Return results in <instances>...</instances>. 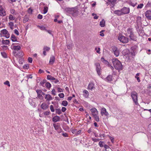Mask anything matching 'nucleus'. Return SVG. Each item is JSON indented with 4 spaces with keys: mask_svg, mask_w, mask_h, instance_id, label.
<instances>
[{
    "mask_svg": "<svg viewBox=\"0 0 151 151\" xmlns=\"http://www.w3.org/2000/svg\"><path fill=\"white\" fill-rule=\"evenodd\" d=\"M104 144V142H103L100 141L99 143V145L101 147H103Z\"/></svg>",
    "mask_w": 151,
    "mask_h": 151,
    "instance_id": "obj_37",
    "label": "nucleus"
},
{
    "mask_svg": "<svg viewBox=\"0 0 151 151\" xmlns=\"http://www.w3.org/2000/svg\"><path fill=\"white\" fill-rule=\"evenodd\" d=\"M135 78H137L138 82H139L140 81V80L139 77H138L135 76Z\"/></svg>",
    "mask_w": 151,
    "mask_h": 151,
    "instance_id": "obj_60",
    "label": "nucleus"
},
{
    "mask_svg": "<svg viewBox=\"0 0 151 151\" xmlns=\"http://www.w3.org/2000/svg\"><path fill=\"white\" fill-rule=\"evenodd\" d=\"M2 49L4 50H6L7 49H8V47L7 46H5V45L2 46Z\"/></svg>",
    "mask_w": 151,
    "mask_h": 151,
    "instance_id": "obj_44",
    "label": "nucleus"
},
{
    "mask_svg": "<svg viewBox=\"0 0 151 151\" xmlns=\"http://www.w3.org/2000/svg\"><path fill=\"white\" fill-rule=\"evenodd\" d=\"M50 112L49 111H46L44 113V115H45V116H47V115H49V114H50Z\"/></svg>",
    "mask_w": 151,
    "mask_h": 151,
    "instance_id": "obj_39",
    "label": "nucleus"
},
{
    "mask_svg": "<svg viewBox=\"0 0 151 151\" xmlns=\"http://www.w3.org/2000/svg\"><path fill=\"white\" fill-rule=\"evenodd\" d=\"M106 81L108 82H110L112 81V76L111 75H109L106 78Z\"/></svg>",
    "mask_w": 151,
    "mask_h": 151,
    "instance_id": "obj_24",
    "label": "nucleus"
},
{
    "mask_svg": "<svg viewBox=\"0 0 151 151\" xmlns=\"http://www.w3.org/2000/svg\"><path fill=\"white\" fill-rule=\"evenodd\" d=\"M28 60L29 63H32V58H29L28 59Z\"/></svg>",
    "mask_w": 151,
    "mask_h": 151,
    "instance_id": "obj_55",
    "label": "nucleus"
},
{
    "mask_svg": "<svg viewBox=\"0 0 151 151\" xmlns=\"http://www.w3.org/2000/svg\"><path fill=\"white\" fill-rule=\"evenodd\" d=\"M114 13L118 16H121L123 14L121 9L115 11Z\"/></svg>",
    "mask_w": 151,
    "mask_h": 151,
    "instance_id": "obj_15",
    "label": "nucleus"
},
{
    "mask_svg": "<svg viewBox=\"0 0 151 151\" xmlns=\"http://www.w3.org/2000/svg\"><path fill=\"white\" fill-rule=\"evenodd\" d=\"M50 109L51 111L53 112L54 111V109L53 106L51 105L50 106Z\"/></svg>",
    "mask_w": 151,
    "mask_h": 151,
    "instance_id": "obj_50",
    "label": "nucleus"
},
{
    "mask_svg": "<svg viewBox=\"0 0 151 151\" xmlns=\"http://www.w3.org/2000/svg\"><path fill=\"white\" fill-rule=\"evenodd\" d=\"M1 42L3 44L8 45L9 43V41L8 40H3L1 41Z\"/></svg>",
    "mask_w": 151,
    "mask_h": 151,
    "instance_id": "obj_25",
    "label": "nucleus"
},
{
    "mask_svg": "<svg viewBox=\"0 0 151 151\" xmlns=\"http://www.w3.org/2000/svg\"><path fill=\"white\" fill-rule=\"evenodd\" d=\"M14 33L16 35H19V32L16 29L14 30Z\"/></svg>",
    "mask_w": 151,
    "mask_h": 151,
    "instance_id": "obj_42",
    "label": "nucleus"
},
{
    "mask_svg": "<svg viewBox=\"0 0 151 151\" xmlns=\"http://www.w3.org/2000/svg\"><path fill=\"white\" fill-rule=\"evenodd\" d=\"M11 40L12 42L17 41V38L13 34H12L11 35Z\"/></svg>",
    "mask_w": 151,
    "mask_h": 151,
    "instance_id": "obj_21",
    "label": "nucleus"
},
{
    "mask_svg": "<svg viewBox=\"0 0 151 151\" xmlns=\"http://www.w3.org/2000/svg\"><path fill=\"white\" fill-rule=\"evenodd\" d=\"M95 50H96V52L97 53H100V48L99 47L98 48H95Z\"/></svg>",
    "mask_w": 151,
    "mask_h": 151,
    "instance_id": "obj_41",
    "label": "nucleus"
},
{
    "mask_svg": "<svg viewBox=\"0 0 151 151\" xmlns=\"http://www.w3.org/2000/svg\"><path fill=\"white\" fill-rule=\"evenodd\" d=\"M48 11V7L47 6L45 7L43 10V13L44 14H46Z\"/></svg>",
    "mask_w": 151,
    "mask_h": 151,
    "instance_id": "obj_32",
    "label": "nucleus"
},
{
    "mask_svg": "<svg viewBox=\"0 0 151 151\" xmlns=\"http://www.w3.org/2000/svg\"><path fill=\"white\" fill-rule=\"evenodd\" d=\"M14 26V24L12 22H10V28L12 29H13V28L12 27H13Z\"/></svg>",
    "mask_w": 151,
    "mask_h": 151,
    "instance_id": "obj_53",
    "label": "nucleus"
},
{
    "mask_svg": "<svg viewBox=\"0 0 151 151\" xmlns=\"http://www.w3.org/2000/svg\"><path fill=\"white\" fill-rule=\"evenodd\" d=\"M45 86L47 88H50L51 86V84L50 83L47 82L46 83Z\"/></svg>",
    "mask_w": 151,
    "mask_h": 151,
    "instance_id": "obj_34",
    "label": "nucleus"
},
{
    "mask_svg": "<svg viewBox=\"0 0 151 151\" xmlns=\"http://www.w3.org/2000/svg\"><path fill=\"white\" fill-rule=\"evenodd\" d=\"M36 91L37 94V97L40 99H41L42 98H43V96L40 94V93L42 92V91L41 90H36Z\"/></svg>",
    "mask_w": 151,
    "mask_h": 151,
    "instance_id": "obj_17",
    "label": "nucleus"
},
{
    "mask_svg": "<svg viewBox=\"0 0 151 151\" xmlns=\"http://www.w3.org/2000/svg\"><path fill=\"white\" fill-rule=\"evenodd\" d=\"M94 87V84L93 83H90L88 86V88L90 90H92Z\"/></svg>",
    "mask_w": 151,
    "mask_h": 151,
    "instance_id": "obj_26",
    "label": "nucleus"
},
{
    "mask_svg": "<svg viewBox=\"0 0 151 151\" xmlns=\"http://www.w3.org/2000/svg\"><path fill=\"white\" fill-rule=\"evenodd\" d=\"M98 114V113L97 114V113H92V114L93 117L95 116L96 115H97Z\"/></svg>",
    "mask_w": 151,
    "mask_h": 151,
    "instance_id": "obj_62",
    "label": "nucleus"
},
{
    "mask_svg": "<svg viewBox=\"0 0 151 151\" xmlns=\"http://www.w3.org/2000/svg\"><path fill=\"white\" fill-rule=\"evenodd\" d=\"M53 126L55 129L58 133H61L62 131V130L60 127V124L58 123H54L53 124Z\"/></svg>",
    "mask_w": 151,
    "mask_h": 151,
    "instance_id": "obj_5",
    "label": "nucleus"
},
{
    "mask_svg": "<svg viewBox=\"0 0 151 151\" xmlns=\"http://www.w3.org/2000/svg\"><path fill=\"white\" fill-rule=\"evenodd\" d=\"M28 20V18L27 17H24L23 22L24 23H25L27 22Z\"/></svg>",
    "mask_w": 151,
    "mask_h": 151,
    "instance_id": "obj_35",
    "label": "nucleus"
},
{
    "mask_svg": "<svg viewBox=\"0 0 151 151\" xmlns=\"http://www.w3.org/2000/svg\"><path fill=\"white\" fill-rule=\"evenodd\" d=\"M58 92H63V90L62 88H58Z\"/></svg>",
    "mask_w": 151,
    "mask_h": 151,
    "instance_id": "obj_57",
    "label": "nucleus"
},
{
    "mask_svg": "<svg viewBox=\"0 0 151 151\" xmlns=\"http://www.w3.org/2000/svg\"><path fill=\"white\" fill-rule=\"evenodd\" d=\"M93 117L94 118L95 120L96 121L98 122L99 121V116H98V115H96Z\"/></svg>",
    "mask_w": 151,
    "mask_h": 151,
    "instance_id": "obj_36",
    "label": "nucleus"
},
{
    "mask_svg": "<svg viewBox=\"0 0 151 151\" xmlns=\"http://www.w3.org/2000/svg\"><path fill=\"white\" fill-rule=\"evenodd\" d=\"M73 134H76L77 130L76 129H72L71 130Z\"/></svg>",
    "mask_w": 151,
    "mask_h": 151,
    "instance_id": "obj_54",
    "label": "nucleus"
},
{
    "mask_svg": "<svg viewBox=\"0 0 151 151\" xmlns=\"http://www.w3.org/2000/svg\"><path fill=\"white\" fill-rule=\"evenodd\" d=\"M6 14V12L4 9L2 7L0 6V15L4 16Z\"/></svg>",
    "mask_w": 151,
    "mask_h": 151,
    "instance_id": "obj_14",
    "label": "nucleus"
},
{
    "mask_svg": "<svg viewBox=\"0 0 151 151\" xmlns=\"http://www.w3.org/2000/svg\"><path fill=\"white\" fill-rule=\"evenodd\" d=\"M114 54L115 55L116 57H117L119 56V50L117 49L116 48H115L113 50Z\"/></svg>",
    "mask_w": 151,
    "mask_h": 151,
    "instance_id": "obj_19",
    "label": "nucleus"
},
{
    "mask_svg": "<svg viewBox=\"0 0 151 151\" xmlns=\"http://www.w3.org/2000/svg\"><path fill=\"white\" fill-rule=\"evenodd\" d=\"M15 19V17L14 15H10V20H13Z\"/></svg>",
    "mask_w": 151,
    "mask_h": 151,
    "instance_id": "obj_48",
    "label": "nucleus"
},
{
    "mask_svg": "<svg viewBox=\"0 0 151 151\" xmlns=\"http://www.w3.org/2000/svg\"><path fill=\"white\" fill-rule=\"evenodd\" d=\"M15 12V11L14 9H12L11 10V13L13 14H14Z\"/></svg>",
    "mask_w": 151,
    "mask_h": 151,
    "instance_id": "obj_61",
    "label": "nucleus"
},
{
    "mask_svg": "<svg viewBox=\"0 0 151 151\" xmlns=\"http://www.w3.org/2000/svg\"><path fill=\"white\" fill-rule=\"evenodd\" d=\"M41 109L46 110L48 108V105L45 103H42L41 105Z\"/></svg>",
    "mask_w": 151,
    "mask_h": 151,
    "instance_id": "obj_13",
    "label": "nucleus"
},
{
    "mask_svg": "<svg viewBox=\"0 0 151 151\" xmlns=\"http://www.w3.org/2000/svg\"><path fill=\"white\" fill-rule=\"evenodd\" d=\"M131 94L134 102L135 104L137 105L138 103L137 101V92L135 91H133L131 92Z\"/></svg>",
    "mask_w": 151,
    "mask_h": 151,
    "instance_id": "obj_2",
    "label": "nucleus"
},
{
    "mask_svg": "<svg viewBox=\"0 0 151 151\" xmlns=\"http://www.w3.org/2000/svg\"><path fill=\"white\" fill-rule=\"evenodd\" d=\"M60 119V117L58 116H55L52 118V121L55 122H56L59 121Z\"/></svg>",
    "mask_w": 151,
    "mask_h": 151,
    "instance_id": "obj_23",
    "label": "nucleus"
},
{
    "mask_svg": "<svg viewBox=\"0 0 151 151\" xmlns=\"http://www.w3.org/2000/svg\"><path fill=\"white\" fill-rule=\"evenodd\" d=\"M118 39L119 41L123 43H127L128 42V38L122 35H119Z\"/></svg>",
    "mask_w": 151,
    "mask_h": 151,
    "instance_id": "obj_3",
    "label": "nucleus"
},
{
    "mask_svg": "<svg viewBox=\"0 0 151 151\" xmlns=\"http://www.w3.org/2000/svg\"><path fill=\"white\" fill-rule=\"evenodd\" d=\"M23 67L24 69H28L29 67V66L27 64L23 66Z\"/></svg>",
    "mask_w": 151,
    "mask_h": 151,
    "instance_id": "obj_51",
    "label": "nucleus"
},
{
    "mask_svg": "<svg viewBox=\"0 0 151 151\" xmlns=\"http://www.w3.org/2000/svg\"><path fill=\"white\" fill-rule=\"evenodd\" d=\"M123 14H126L129 12V9L126 7H124L121 9Z\"/></svg>",
    "mask_w": 151,
    "mask_h": 151,
    "instance_id": "obj_9",
    "label": "nucleus"
},
{
    "mask_svg": "<svg viewBox=\"0 0 151 151\" xmlns=\"http://www.w3.org/2000/svg\"><path fill=\"white\" fill-rule=\"evenodd\" d=\"M145 16L147 18L149 19H151V11L149 10L147 11L145 13Z\"/></svg>",
    "mask_w": 151,
    "mask_h": 151,
    "instance_id": "obj_12",
    "label": "nucleus"
},
{
    "mask_svg": "<svg viewBox=\"0 0 151 151\" xmlns=\"http://www.w3.org/2000/svg\"><path fill=\"white\" fill-rule=\"evenodd\" d=\"M62 104L64 106H66L67 105L68 103L66 101H63L62 102Z\"/></svg>",
    "mask_w": 151,
    "mask_h": 151,
    "instance_id": "obj_30",
    "label": "nucleus"
},
{
    "mask_svg": "<svg viewBox=\"0 0 151 151\" xmlns=\"http://www.w3.org/2000/svg\"><path fill=\"white\" fill-rule=\"evenodd\" d=\"M43 72H44V71L42 70L41 69H39V73H43Z\"/></svg>",
    "mask_w": 151,
    "mask_h": 151,
    "instance_id": "obj_64",
    "label": "nucleus"
},
{
    "mask_svg": "<svg viewBox=\"0 0 151 151\" xmlns=\"http://www.w3.org/2000/svg\"><path fill=\"white\" fill-rule=\"evenodd\" d=\"M50 49V48L49 47H47V46H45L44 47L43 50H45V51H48Z\"/></svg>",
    "mask_w": 151,
    "mask_h": 151,
    "instance_id": "obj_38",
    "label": "nucleus"
},
{
    "mask_svg": "<svg viewBox=\"0 0 151 151\" xmlns=\"http://www.w3.org/2000/svg\"><path fill=\"white\" fill-rule=\"evenodd\" d=\"M1 54L2 56L4 58H7V55L4 52H1Z\"/></svg>",
    "mask_w": 151,
    "mask_h": 151,
    "instance_id": "obj_31",
    "label": "nucleus"
},
{
    "mask_svg": "<svg viewBox=\"0 0 151 151\" xmlns=\"http://www.w3.org/2000/svg\"><path fill=\"white\" fill-rule=\"evenodd\" d=\"M101 115L103 116L104 115L106 116H108L109 115V114L107 111L106 109L104 107L102 108L101 109Z\"/></svg>",
    "mask_w": 151,
    "mask_h": 151,
    "instance_id": "obj_8",
    "label": "nucleus"
},
{
    "mask_svg": "<svg viewBox=\"0 0 151 151\" xmlns=\"http://www.w3.org/2000/svg\"><path fill=\"white\" fill-rule=\"evenodd\" d=\"M55 60V57L54 56H52L50 59L49 64L50 65H52L54 63Z\"/></svg>",
    "mask_w": 151,
    "mask_h": 151,
    "instance_id": "obj_16",
    "label": "nucleus"
},
{
    "mask_svg": "<svg viewBox=\"0 0 151 151\" xmlns=\"http://www.w3.org/2000/svg\"><path fill=\"white\" fill-rule=\"evenodd\" d=\"M4 84L7 85L8 86H9V82L8 81H6V82H4Z\"/></svg>",
    "mask_w": 151,
    "mask_h": 151,
    "instance_id": "obj_47",
    "label": "nucleus"
},
{
    "mask_svg": "<svg viewBox=\"0 0 151 151\" xmlns=\"http://www.w3.org/2000/svg\"><path fill=\"white\" fill-rule=\"evenodd\" d=\"M60 98H62L64 97V95L63 93H60L58 94Z\"/></svg>",
    "mask_w": 151,
    "mask_h": 151,
    "instance_id": "obj_43",
    "label": "nucleus"
},
{
    "mask_svg": "<svg viewBox=\"0 0 151 151\" xmlns=\"http://www.w3.org/2000/svg\"><path fill=\"white\" fill-rule=\"evenodd\" d=\"M108 1L112 4H114L116 1V0H108Z\"/></svg>",
    "mask_w": 151,
    "mask_h": 151,
    "instance_id": "obj_49",
    "label": "nucleus"
},
{
    "mask_svg": "<svg viewBox=\"0 0 151 151\" xmlns=\"http://www.w3.org/2000/svg\"><path fill=\"white\" fill-rule=\"evenodd\" d=\"M105 24V21L104 19H103L100 22V25L101 27H104Z\"/></svg>",
    "mask_w": 151,
    "mask_h": 151,
    "instance_id": "obj_22",
    "label": "nucleus"
},
{
    "mask_svg": "<svg viewBox=\"0 0 151 151\" xmlns=\"http://www.w3.org/2000/svg\"><path fill=\"white\" fill-rule=\"evenodd\" d=\"M96 66V70L98 74L100 76L101 74V67L100 64L99 63H96L95 64Z\"/></svg>",
    "mask_w": 151,
    "mask_h": 151,
    "instance_id": "obj_7",
    "label": "nucleus"
},
{
    "mask_svg": "<svg viewBox=\"0 0 151 151\" xmlns=\"http://www.w3.org/2000/svg\"><path fill=\"white\" fill-rule=\"evenodd\" d=\"M39 27L42 30H45V27L43 26H39Z\"/></svg>",
    "mask_w": 151,
    "mask_h": 151,
    "instance_id": "obj_52",
    "label": "nucleus"
},
{
    "mask_svg": "<svg viewBox=\"0 0 151 151\" xmlns=\"http://www.w3.org/2000/svg\"><path fill=\"white\" fill-rule=\"evenodd\" d=\"M37 18L39 19H41L42 18V15L39 14L37 16Z\"/></svg>",
    "mask_w": 151,
    "mask_h": 151,
    "instance_id": "obj_56",
    "label": "nucleus"
},
{
    "mask_svg": "<svg viewBox=\"0 0 151 151\" xmlns=\"http://www.w3.org/2000/svg\"><path fill=\"white\" fill-rule=\"evenodd\" d=\"M62 135L64 137H68V134L66 133H63L62 134Z\"/></svg>",
    "mask_w": 151,
    "mask_h": 151,
    "instance_id": "obj_59",
    "label": "nucleus"
},
{
    "mask_svg": "<svg viewBox=\"0 0 151 151\" xmlns=\"http://www.w3.org/2000/svg\"><path fill=\"white\" fill-rule=\"evenodd\" d=\"M11 47L12 49H13L14 50H16L17 51H18V50H19L21 48L20 47L19 45H17V46H12V45L11 46Z\"/></svg>",
    "mask_w": 151,
    "mask_h": 151,
    "instance_id": "obj_18",
    "label": "nucleus"
},
{
    "mask_svg": "<svg viewBox=\"0 0 151 151\" xmlns=\"http://www.w3.org/2000/svg\"><path fill=\"white\" fill-rule=\"evenodd\" d=\"M113 63L116 69L119 70L122 69V65L120 62L117 59L113 60Z\"/></svg>",
    "mask_w": 151,
    "mask_h": 151,
    "instance_id": "obj_1",
    "label": "nucleus"
},
{
    "mask_svg": "<svg viewBox=\"0 0 151 151\" xmlns=\"http://www.w3.org/2000/svg\"><path fill=\"white\" fill-rule=\"evenodd\" d=\"M47 101H49L52 99L53 98L51 95L49 94H46L44 97Z\"/></svg>",
    "mask_w": 151,
    "mask_h": 151,
    "instance_id": "obj_10",
    "label": "nucleus"
},
{
    "mask_svg": "<svg viewBox=\"0 0 151 151\" xmlns=\"http://www.w3.org/2000/svg\"><path fill=\"white\" fill-rule=\"evenodd\" d=\"M52 94L54 96H55L56 95L55 91L54 89H53L52 91Z\"/></svg>",
    "mask_w": 151,
    "mask_h": 151,
    "instance_id": "obj_46",
    "label": "nucleus"
},
{
    "mask_svg": "<svg viewBox=\"0 0 151 151\" xmlns=\"http://www.w3.org/2000/svg\"><path fill=\"white\" fill-rule=\"evenodd\" d=\"M66 110V109L65 107H63L62 108V111L63 112H65Z\"/></svg>",
    "mask_w": 151,
    "mask_h": 151,
    "instance_id": "obj_58",
    "label": "nucleus"
},
{
    "mask_svg": "<svg viewBox=\"0 0 151 151\" xmlns=\"http://www.w3.org/2000/svg\"><path fill=\"white\" fill-rule=\"evenodd\" d=\"M127 32L129 34H130L129 37L130 39L132 40H134L135 39V37L133 34V32L130 30H127Z\"/></svg>",
    "mask_w": 151,
    "mask_h": 151,
    "instance_id": "obj_11",
    "label": "nucleus"
},
{
    "mask_svg": "<svg viewBox=\"0 0 151 151\" xmlns=\"http://www.w3.org/2000/svg\"><path fill=\"white\" fill-rule=\"evenodd\" d=\"M108 137L110 139L111 142L112 143H113L114 142V138L110 136H108Z\"/></svg>",
    "mask_w": 151,
    "mask_h": 151,
    "instance_id": "obj_45",
    "label": "nucleus"
},
{
    "mask_svg": "<svg viewBox=\"0 0 151 151\" xmlns=\"http://www.w3.org/2000/svg\"><path fill=\"white\" fill-rule=\"evenodd\" d=\"M1 34L3 36L5 37L6 38H8L9 37V32L5 29H3L1 31Z\"/></svg>",
    "mask_w": 151,
    "mask_h": 151,
    "instance_id": "obj_6",
    "label": "nucleus"
},
{
    "mask_svg": "<svg viewBox=\"0 0 151 151\" xmlns=\"http://www.w3.org/2000/svg\"><path fill=\"white\" fill-rule=\"evenodd\" d=\"M47 78L48 80H55V78L50 75H47Z\"/></svg>",
    "mask_w": 151,
    "mask_h": 151,
    "instance_id": "obj_29",
    "label": "nucleus"
},
{
    "mask_svg": "<svg viewBox=\"0 0 151 151\" xmlns=\"http://www.w3.org/2000/svg\"><path fill=\"white\" fill-rule=\"evenodd\" d=\"M56 113H58L59 114H60L61 113V110L60 109H56L55 110Z\"/></svg>",
    "mask_w": 151,
    "mask_h": 151,
    "instance_id": "obj_33",
    "label": "nucleus"
},
{
    "mask_svg": "<svg viewBox=\"0 0 151 151\" xmlns=\"http://www.w3.org/2000/svg\"><path fill=\"white\" fill-rule=\"evenodd\" d=\"M91 111L92 113H97V114H98V111H97L96 109L95 108H92L91 109Z\"/></svg>",
    "mask_w": 151,
    "mask_h": 151,
    "instance_id": "obj_28",
    "label": "nucleus"
},
{
    "mask_svg": "<svg viewBox=\"0 0 151 151\" xmlns=\"http://www.w3.org/2000/svg\"><path fill=\"white\" fill-rule=\"evenodd\" d=\"M104 148L106 149H107L109 148V147L106 145H104Z\"/></svg>",
    "mask_w": 151,
    "mask_h": 151,
    "instance_id": "obj_63",
    "label": "nucleus"
},
{
    "mask_svg": "<svg viewBox=\"0 0 151 151\" xmlns=\"http://www.w3.org/2000/svg\"><path fill=\"white\" fill-rule=\"evenodd\" d=\"M65 12L68 14H73L76 12V10L74 8H66L65 9Z\"/></svg>",
    "mask_w": 151,
    "mask_h": 151,
    "instance_id": "obj_4",
    "label": "nucleus"
},
{
    "mask_svg": "<svg viewBox=\"0 0 151 151\" xmlns=\"http://www.w3.org/2000/svg\"><path fill=\"white\" fill-rule=\"evenodd\" d=\"M83 93L85 94V95H84L85 97L86 98H87L88 97L89 94L88 92L86 90H84L83 91Z\"/></svg>",
    "mask_w": 151,
    "mask_h": 151,
    "instance_id": "obj_27",
    "label": "nucleus"
},
{
    "mask_svg": "<svg viewBox=\"0 0 151 151\" xmlns=\"http://www.w3.org/2000/svg\"><path fill=\"white\" fill-rule=\"evenodd\" d=\"M24 55L22 51H20L19 52H18L17 54V57H19V58L22 57Z\"/></svg>",
    "mask_w": 151,
    "mask_h": 151,
    "instance_id": "obj_20",
    "label": "nucleus"
},
{
    "mask_svg": "<svg viewBox=\"0 0 151 151\" xmlns=\"http://www.w3.org/2000/svg\"><path fill=\"white\" fill-rule=\"evenodd\" d=\"M143 6V4H139L138 5V6H137V9H139V8L141 9L142 7Z\"/></svg>",
    "mask_w": 151,
    "mask_h": 151,
    "instance_id": "obj_40",
    "label": "nucleus"
}]
</instances>
